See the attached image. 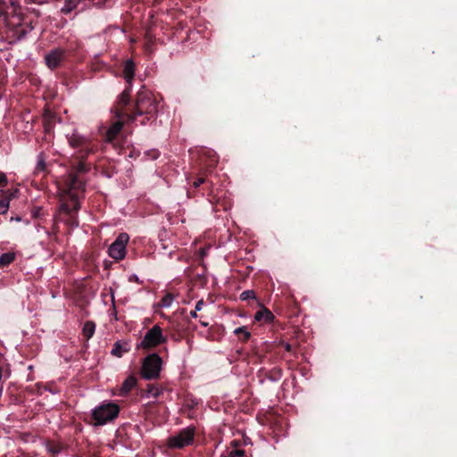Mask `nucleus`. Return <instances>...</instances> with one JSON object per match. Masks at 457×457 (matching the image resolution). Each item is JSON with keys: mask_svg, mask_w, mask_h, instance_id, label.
Returning <instances> with one entry per match:
<instances>
[{"mask_svg": "<svg viewBox=\"0 0 457 457\" xmlns=\"http://www.w3.org/2000/svg\"><path fill=\"white\" fill-rule=\"evenodd\" d=\"M235 334L237 335H244L245 340H247L250 337V333L246 330L245 327H240L235 329Z\"/></svg>", "mask_w": 457, "mask_h": 457, "instance_id": "22", "label": "nucleus"}, {"mask_svg": "<svg viewBox=\"0 0 457 457\" xmlns=\"http://www.w3.org/2000/svg\"><path fill=\"white\" fill-rule=\"evenodd\" d=\"M161 368V357L156 353L150 354L145 359L143 362L141 375L145 379L157 378L160 375Z\"/></svg>", "mask_w": 457, "mask_h": 457, "instance_id": "4", "label": "nucleus"}, {"mask_svg": "<svg viewBox=\"0 0 457 457\" xmlns=\"http://www.w3.org/2000/svg\"><path fill=\"white\" fill-rule=\"evenodd\" d=\"M255 298V293L253 290H245L241 293L240 299L242 301H246L248 299H254Z\"/></svg>", "mask_w": 457, "mask_h": 457, "instance_id": "20", "label": "nucleus"}, {"mask_svg": "<svg viewBox=\"0 0 457 457\" xmlns=\"http://www.w3.org/2000/svg\"><path fill=\"white\" fill-rule=\"evenodd\" d=\"M165 337L162 336V328L155 325L149 329L145 335L143 340L140 343V346L145 349H149L158 345L164 343Z\"/></svg>", "mask_w": 457, "mask_h": 457, "instance_id": "6", "label": "nucleus"}, {"mask_svg": "<svg viewBox=\"0 0 457 457\" xmlns=\"http://www.w3.org/2000/svg\"><path fill=\"white\" fill-rule=\"evenodd\" d=\"M156 112L157 104L151 93L146 90H141L138 92L136 101V112L132 115H129V119L135 120L137 116L144 114L153 116Z\"/></svg>", "mask_w": 457, "mask_h": 457, "instance_id": "2", "label": "nucleus"}, {"mask_svg": "<svg viewBox=\"0 0 457 457\" xmlns=\"http://www.w3.org/2000/svg\"><path fill=\"white\" fill-rule=\"evenodd\" d=\"M204 305V302L203 300H199L195 304V310L199 312L203 309Z\"/></svg>", "mask_w": 457, "mask_h": 457, "instance_id": "26", "label": "nucleus"}, {"mask_svg": "<svg viewBox=\"0 0 457 457\" xmlns=\"http://www.w3.org/2000/svg\"><path fill=\"white\" fill-rule=\"evenodd\" d=\"M7 183V179L4 173L0 172V185L5 186Z\"/></svg>", "mask_w": 457, "mask_h": 457, "instance_id": "25", "label": "nucleus"}, {"mask_svg": "<svg viewBox=\"0 0 457 457\" xmlns=\"http://www.w3.org/2000/svg\"><path fill=\"white\" fill-rule=\"evenodd\" d=\"M80 0H67L62 8V12L67 14L72 12L79 4Z\"/></svg>", "mask_w": 457, "mask_h": 457, "instance_id": "16", "label": "nucleus"}, {"mask_svg": "<svg viewBox=\"0 0 457 457\" xmlns=\"http://www.w3.org/2000/svg\"><path fill=\"white\" fill-rule=\"evenodd\" d=\"M129 237L127 233H120L114 242L109 246L108 253L111 258L120 261L126 256V245Z\"/></svg>", "mask_w": 457, "mask_h": 457, "instance_id": "5", "label": "nucleus"}, {"mask_svg": "<svg viewBox=\"0 0 457 457\" xmlns=\"http://www.w3.org/2000/svg\"><path fill=\"white\" fill-rule=\"evenodd\" d=\"M83 182L76 175H70L65 180L62 188L60 189L61 195L63 198H69L71 201V205L68 203H63L61 206L62 210L67 213L77 212L79 209L78 202L79 191L83 189Z\"/></svg>", "mask_w": 457, "mask_h": 457, "instance_id": "1", "label": "nucleus"}, {"mask_svg": "<svg viewBox=\"0 0 457 457\" xmlns=\"http://www.w3.org/2000/svg\"><path fill=\"white\" fill-rule=\"evenodd\" d=\"M173 300L174 296L171 294H166L161 301V305L162 307L168 308L171 305Z\"/></svg>", "mask_w": 457, "mask_h": 457, "instance_id": "18", "label": "nucleus"}, {"mask_svg": "<svg viewBox=\"0 0 457 457\" xmlns=\"http://www.w3.org/2000/svg\"><path fill=\"white\" fill-rule=\"evenodd\" d=\"M274 316L273 314L266 308L258 311L254 315V320L256 321H265L270 322L273 320Z\"/></svg>", "mask_w": 457, "mask_h": 457, "instance_id": "13", "label": "nucleus"}, {"mask_svg": "<svg viewBox=\"0 0 457 457\" xmlns=\"http://www.w3.org/2000/svg\"><path fill=\"white\" fill-rule=\"evenodd\" d=\"M48 450H49L50 452H53L54 453H58V450H57V449H54V448H52V447H49V448H48Z\"/></svg>", "mask_w": 457, "mask_h": 457, "instance_id": "30", "label": "nucleus"}, {"mask_svg": "<svg viewBox=\"0 0 457 457\" xmlns=\"http://www.w3.org/2000/svg\"><path fill=\"white\" fill-rule=\"evenodd\" d=\"M137 379L130 376L125 379L120 387L121 395H124L128 394L132 388L136 386Z\"/></svg>", "mask_w": 457, "mask_h": 457, "instance_id": "14", "label": "nucleus"}, {"mask_svg": "<svg viewBox=\"0 0 457 457\" xmlns=\"http://www.w3.org/2000/svg\"><path fill=\"white\" fill-rule=\"evenodd\" d=\"M15 258V254L13 253H3L0 257V267H4L9 265L13 262Z\"/></svg>", "mask_w": 457, "mask_h": 457, "instance_id": "17", "label": "nucleus"}, {"mask_svg": "<svg viewBox=\"0 0 457 457\" xmlns=\"http://www.w3.org/2000/svg\"><path fill=\"white\" fill-rule=\"evenodd\" d=\"M45 169H46L45 160H44L42 154H39L38 157H37V163L36 165L35 171L36 172H42V171L45 170Z\"/></svg>", "mask_w": 457, "mask_h": 457, "instance_id": "19", "label": "nucleus"}, {"mask_svg": "<svg viewBox=\"0 0 457 457\" xmlns=\"http://www.w3.org/2000/svg\"><path fill=\"white\" fill-rule=\"evenodd\" d=\"M68 141L71 147H81L83 155H87L94 152V146L90 145L89 139L79 134L76 130L68 136Z\"/></svg>", "mask_w": 457, "mask_h": 457, "instance_id": "8", "label": "nucleus"}, {"mask_svg": "<svg viewBox=\"0 0 457 457\" xmlns=\"http://www.w3.org/2000/svg\"><path fill=\"white\" fill-rule=\"evenodd\" d=\"M148 393L153 396H157L159 395V390L156 388H151L148 390Z\"/></svg>", "mask_w": 457, "mask_h": 457, "instance_id": "27", "label": "nucleus"}, {"mask_svg": "<svg viewBox=\"0 0 457 457\" xmlns=\"http://www.w3.org/2000/svg\"><path fill=\"white\" fill-rule=\"evenodd\" d=\"M135 64L132 60H128L125 62L123 74L126 81L130 85L134 78Z\"/></svg>", "mask_w": 457, "mask_h": 457, "instance_id": "12", "label": "nucleus"}, {"mask_svg": "<svg viewBox=\"0 0 457 457\" xmlns=\"http://www.w3.org/2000/svg\"><path fill=\"white\" fill-rule=\"evenodd\" d=\"M194 428H187L178 435L170 437L168 445L170 448H183L192 444L194 440Z\"/></svg>", "mask_w": 457, "mask_h": 457, "instance_id": "7", "label": "nucleus"}, {"mask_svg": "<svg viewBox=\"0 0 457 457\" xmlns=\"http://www.w3.org/2000/svg\"><path fill=\"white\" fill-rule=\"evenodd\" d=\"M120 103L127 104L129 101V89H126L120 96Z\"/></svg>", "mask_w": 457, "mask_h": 457, "instance_id": "24", "label": "nucleus"}, {"mask_svg": "<svg viewBox=\"0 0 457 457\" xmlns=\"http://www.w3.org/2000/svg\"><path fill=\"white\" fill-rule=\"evenodd\" d=\"M62 51L57 50V49L52 51L46 56V65L51 69L56 68L62 60Z\"/></svg>", "mask_w": 457, "mask_h": 457, "instance_id": "9", "label": "nucleus"}, {"mask_svg": "<svg viewBox=\"0 0 457 457\" xmlns=\"http://www.w3.org/2000/svg\"><path fill=\"white\" fill-rule=\"evenodd\" d=\"M122 126H123V123L120 120H117L114 123H112V126L108 129V130L106 132V135H105L106 141L112 142L116 137V136L120 133V131L122 129Z\"/></svg>", "mask_w": 457, "mask_h": 457, "instance_id": "11", "label": "nucleus"}, {"mask_svg": "<svg viewBox=\"0 0 457 457\" xmlns=\"http://www.w3.org/2000/svg\"><path fill=\"white\" fill-rule=\"evenodd\" d=\"M120 407L114 403H104L92 411V418L96 426H103L112 421L119 414Z\"/></svg>", "mask_w": 457, "mask_h": 457, "instance_id": "3", "label": "nucleus"}, {"mask_svg": "<svg viewBox=\"0 0 457 457\" xmlns=\"http://www.w3.org/2000/svg\"><path fill=\"white\" fill-rule=\"evenodd\" d=\"M95 328H96V325L93 321H87L85 324H84V327H83V336L84 337L88 340L90 339L94 333H95Z\"/></svg>", "mask_w": 457, "mask_h": 457, "instance_id": "15", "label": "nucleus"}, {"mask_svg": "<svg viewBox=\"0 0 457 457\" xmlns=\"http://www.w3.org/2000/svg\"><path fill=\"white\" fill-rule=\"evenodd\" d=\"M245 454L243 450L236 449L230 451L227 455L223 457H242Z\"/></svg>", "mask_w": 457, "mask_h": 457, "instance_id": "23", "label": "nucleus"}, {"mask_svg": "<svg viewBox=\"0 0 457 457\" xmlns=\"http://www.w3.org/2000/svg\"><path fill=\"white\" fill-rule=\"evenodd\" d=\"M130 347L126 341H117L111 351V353L116 357H121L125 353L129 351Z\"/></svg>", "mask_w": 457, "mask_h": 457, "instance_id": "10", "label": "nucleus"}, {"mask_svg": "<svg viewBox=\"0 0 457 457\" xmlns=\"http://www.w3.org/2000/svg\"><path fill=\"white\" fill-rule=\"evenodd\" d=\"M198 312V311H195V310H194V311L190 312V316H191L192 318H196V317H197V314H196V312Z\"/></svg>", "mask_w": 457, "mask_h": 457, "instance_id": "29", "label": "nucleus"}, {"mask_svg": "<svg viewBox=\"0 0 457 457\" xmlns=\"http://www.w3.org/2000/svg\"><path fill=\"white\" fill-rule=\"evenodd\" d=\"M204 182V179H198L196 181L194 182V186L195 187H199L200 185H202L203 183Z\"/></svg>", "mask_w": 457, "mask_h": 457, "instance_id": "28", "label": "nucleus"}, {"mask_svg": "<svg viewBox=\"0 0 457 457\" xmlns=\"http://www.w3.org/2000/svg\"><path fill=\"white\" fill-rule=\"evenodd\" d=\"M8 209H9V200H6V199L0 200V214L6 213Z\"/></svg>", "mask_w": 457, "mask_h": 457, "instance_id": "21", "label": "nucleus"}]
</instances>
